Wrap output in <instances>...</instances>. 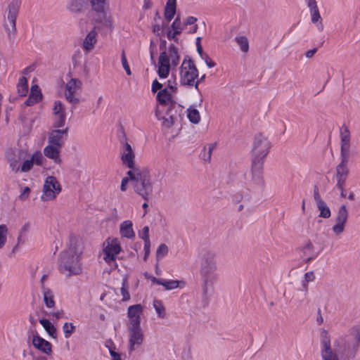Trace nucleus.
<instances>
[{"instance_id": "f257e3e1", "label": "nucleus", "mask_w": 360, "mask_h": 360, "mask_svg": "<svg viewBox=\"0 0 360 360\" xmlns=\"http://www.w3.org/2000/svg\"><path fill=\"white\" fill-rule=\"evenodd\" d=\"M321 356L323 360H349L356 354V349L344 335L330 340L328 332L321 333Z\"/></svg>"}, {"instance_id": "f03ea898", "label": "nucleus", "mask_w": 360, "mask_h": 360, "mask_svg": "<svg viewBox=\"0 0 360 360\" xmlns=\"http://www.w3.org/2000/svg\"><path fill=\"white\" fill-rule=\"evenodd\" d=\"M179 55L178 49L171 44L168 49L161 52L158 62V75L159 79H156L158 84L167 85L169 82L177 83L175 77L169 75L170 70L175 68L179 62Z\"/></svg>"}, {"instance_id": "7ed1b4c3", "label": "nucleus", "mask_w": 360, "mask_h": 360, "mask_svg": "<svg viewBox=\"0 0 360 360\" xmlns=\"http://www.w3.org/2000/svg\"><path fill=\"white\" fill-rule=\"evenodd\" d=\"M341 161L335 169L336 184L342 186L345 184L349 176V170L348 162L350 155V134L349 129L345 127L341 130Z\"/></svg>"}, {"instance_id": "20e7f679", "label": "nucleus", "mask_w": 360, "mask_h": 360, "mask_svg": "<svg viewBox=\"0 0 360 360\" xmlns=\"http://www.w3.org/2000/svg\"><path fill=\"white\" fill-rule=\"evenodd\" d=\"M151 91L156 94L157 105L155 108L176 107L177 83H174L172 81L162 86V84H158L157 80H154L152 83Z\"/></svg>"}, {"instance_id": "39448f33", "label": "nucleus", "mask_w": 360, "mask_h": 360, "mask_svg": "<svg viewBox=\"0 0 360 360\" xmlns=\"http://www.w3.org/2000/svg\"><path fill=\"white\" fill-rule=\"evenodd\" d=\"M127 176L131 179L134 192L147 200L153 193L148 172L140 169H133L127 172Z\"/></svg>"}, {"instance_id": "423d86ee", "label": "nucleus", "mask_w": 360, "mask_h": 360, "mask_svg": "<svg viewBox=\"0 0 360 360\" xmlns=\"http://www.w3.org/2000/svg\"><path fill=\"white\" fill-rule=\"evenodd\" d=\"M60 270L67 276L78 275L82 272L79 253L74 248L63 252L60 258Z\"/></svg>"}, {"instance_id": "0eeeda50", "label": "nucleus", "mask_w": 360, "mask_h": 360, "mask_svg": "<svg viewBox=\"0 0 360 360\" xmlns=\"http://www.w3.org/2000/svg\"><path fill=\"white\" fill-rule=\"evenodd\" d=\"M89 2L91 10L89 20L100 22L112 27L113 20L110 13L109 0H89Z\"/></svg>"}, {"instance_id": "6e6552de", "label": "nucleus", "mask_w": 360, "mask_h": 360, "mask_svg": "<svg viewBox=\"0 0 360 360\" xmlns=\"http://www.w3.org/2000/svg\"><path fill=\"white\" fill-rule=\"evenodd\" d=\"M217 263L213 253H206L200 264V274L206 286L212 285L217 280Z\"/></svg>"}, {"instance_id": "1a4fd4ad", "label": "nucleus", "mask_w": 360, "mask_h": 360, "mask_svg": "<svg viewBox=\"0 0 360 360\" xmlns=\"http://www.w3.org/2000/svg\"><path fill=\"white\" fill-rule=\"evenodd\" d=\"M180 82L183 85L198 86V70L193 61L185 58L180 67Z\"/></svg>"}, {"instance_id": "9d476101", "label": "nucleus", "mask_w": 360, "mask_h": 360, "mask_svg": "<svg viewBox=\"0 0 360 360\" xmlns=\"http://www.w3.org/2000/svg\"><path fill=\"white\" fill-rule=\"evenodd\" d=\"M270 148L271 143L268 137L262 133L257 134L253 141L252 148V160L264 162Z\"/></svg>"}, {"instance_id": "9b49d317", "label": "nucleus", "mask_w": 360, "mask_h": 360, "mask_svg": "<svg viewBox=\"0 0 360 360\" xmlns=\"http://www.w3.org/2000/svg\"><path fill=\"white\" fill-rule=\"evenodd\" d=\"M92 27L87 32L85 37L83 39L82 48L86 53L92 51L96 47L98 43V34L103 29H112V27H109L102 22L96 21H90Z\"/></svg>"}, {"instance_id": "f8f14e48", "label": "nucleus", "mask_w": 360, "mask_h": 360, "mask_svg": "<svg viewBox=\"0 0 360 360\" xmlns=\"http://www.w3.org/2000/svg\"><path fill=\"white\" fill-rule=\"evenodd\" d=\"M61 191L62 187L58 179L53 176H48L44 181L41 199L43 201L53 200Z\"/></svg>"}, {"instance_id": "ddd939ff", "label": "nucleus", "mask_w": 360, "mask_h": 360, "mask_svg": "<svg viewBox=\"0 0 360 360\" xmlns=\"http://www.w3.org/2000/svg\"><path fill=\"white\" fill-rule=\"evenodd\" d=\"M155 117L165 129L171 128L179 120L176 107L155 108Z\"/></svg>"}, {"instance_id": "4468645a", "label": "nucleus", "mask_w": 360, "mask_h": 360, "mask_svg": "<svg viewBox=\"0 0 360 360\" xmlns=\"http://www.w3.org/2000/svg\"><path fill=\"white\" fill-rule=\"evenodd\" d=\"M18 14V2H11L7 9V16L4 19V27L8 37L11 39H13L16 32V19Z\"/></svg>"}, {"instance_id": "2eb2a0df", "label": "nucleus", "mask_w": 360, "mask_h": 360, "mask_svg": "<svg viewBox=\"0 0 360 360\" xmlns=\"http://www.w3.org/2000/svg\"><path fill=\"white\" fill-rule=\"evenodd\" d=\"M127 333V349L129 354L140 348L145 341L142 327L126 328Z\"/></svg>"}, {"instance_id": "dca6fc26", "label": "nucleus", "mask_w": 360, "mask_h": 360, "mask_svg": "<svg viewBox=\"0 0 360 360\" xmlns=\"http://www.w3.org/2000/svg\"><path fill=\"white\" fill-rule=\"evenodd\" d=\"M103 246V259L108 264L115 262L117 255L122 250L120 240L117 238H108Z\"/></svg>"}, {"instance_id": "f3484780", "label": "nucleus", "mask_w": 360, "mask_h": 360, "mask_svg": "<svg viewBox=\"0 0 360 360\" xmlns=\"http://www.w3.org/2000/svg\"><path fill=\"white\" fill-rule=\"evenodd\" d=\"M143 307L140 304L129 306L127 309L126 328L141 327Z\"/></svg>"}, {"instance_id": "a211bd4d", "label": "nucleus", "mask_w": 360, "mask_h": 360, "mask_svg": "<svg viewBox=\"0 0 360 360\" xmlns=\"http://www.w3.org/2000/svg\"><path fill=\"white\" fill-rule=\"evenodd\" d=\"M82 82L77 79H71L66 83L64 96L67 101L72 105H77L79 102L77 96L81 89Z\"/></svg>"}, {"instance_id": "6ab92c4d", "label": "nucleus", "mask_w": 360, "mask_h": 360, "mask_svg": "<svg viewBox=\"0 0 360 360\" xmlns=\"http://www.w3.org/2000/svg\"><path fill=\"white\" fill-rule=\"evenodd\" d=\"M348 215V210L346 205H342L338 210L335 219V224L332 227V231L335 236H340L345 231Z\"/></svg>"}, {"instance_id": "aec40b11", "label": "nucleus", "mask_w": 360, "mask_h": 360, "mask_svg": "<svg viewBox=\"0 0 360 360\" xmlns=\"http://www.w3.org/2000/svg\"><path fill=\"white\" fill-rule=\"evenodd\" d=\"M25 152L20 149H10L7 151L6 158L13 172H20V162L25 159Z\"/></svg>"}, {"instance_id": "412c9836", "label": "nucleus", "mask_w": 360, "mask_h": 360, "mask_svg": "<svg viewBox=\"0 0 360 360\" xmlns=\"http://www.w3.org/2000/svg\"><path fill=\"white\" fill-rule=\"evenodd\" d=\"M45 159L40 150H35L27 160H23L22 164L20 165V172H30L34 165L41 166L43 165Z\"/></svg>"}, {"instance_id": "4be33fe9", "label": "nucleus", "mask_w": 360, "mask_h": 360, "mask_svg": "<svg viewBox=\"0 0 360 360\" xmlns=\"http://www.w3.org/2000/svg\"><path fill=\"white\" fill-rule=\"evenodd\" d=\"M53 127H63L65 124L66 113L64 105L60 101H56L53 106Z\"/></svg>"}, {"instance_id": "5701e85b", "label": "nucleus", "mask_w": 360, "mask_h": 360, "mask_svg": "<svg viewBox=\"0 0 360 360\" xmlns=\"http://www.w3.org/2000/svg\"><path fill=\"white\" fill-rule=\"evenodd\" d=\"M263 169L264 162L252 160L251 181L255 185L259 187L263 186L264 184Z\"/></svg>"}, {"instance_id": "b1692460", "label": "nucleus", "mask_w": 360, "mask_h": 360, "mask_svg": "<svg viewBox=\"0 0 360 360\" xmlns=\"http://www.w3.org/2000/svg\"><path fill=\"white\" fill-rule=\"evenodd\" d=\"M121 160L122 163L131 169H137L135 167V153L131 145L125 142L121 150Z\"/></svg>"}, {"instance_id": "393cba45", "label": "nucleus", "mask_w": 360, "mask_h": 360, "mask_svg": "<svg viewBox=\"0 0 360 360\" xmlns=\"http://www.w3.org/2000/svg\"><path fill=\"white\" fill-rule=\"evenodd\" d=\"M33 347L41 353L51 355L52 354V345L37 333L34 334L31 338Z\"/></svg>"}, {"instance_id": "a878e982", "label": "nucleus", "mask_w": 360, "mask_h": 360, "mask_svg": "<svg viewBox=\"0 0 360 360\" xmlns=\"http://www.w3.org/2000/svg\"><path fill=\"white\" fill-rule=\"evenodd\" d=\"M68 127H66L63 129H53L51 131L48 136V143L62 148L68 136Z\"/></svg>"}, {"instance_id": "bb28decb", "label": "nucleus", "mask_w": 360, "mask_h": 360, "mask_svg": "<svg viewBox=\"0 0 360 360\" xmlns=\"http://www.w3.org/2000/svg\"><path fill=\"white\" fill-rule=\"evenodd\" d=\"M61 148V147L48 143L44 148L43 153L47 158L53 160L55 164L60 165L62 162L60 158Z\"/></svg>"}, {"instance_id": "cd10ccee", "label": "nucleus", "mask_w": 360, "mask_h": 360, "mask_svg": "<svg viewBox=\"0 0 360 360\" xmlns=\"http://www.w3.org/2000/svg\"><path fill=\"white\" fill-rule=\"evenodd\" d=\"M308 6L310 11L311 22L316 24L317 29L319 31H322L323 30V25L321 22V17L316 0H309Z\"/></svg>"}, {"instance_id": "c85d7f7f", "label": "nucleus", "mask_w": 360, "mask_h": 360, "mask_svg": "<svg viewBox=\"0 0 360 360\" xmlns=\"http://www.w3.org/2000/svg\"><path fill=\"white\" fill-rule=\"evenodd\" d=\"M314 198L316 207L320 212L319 217L325 219L329 218L331 215L330 210L317 191H314Z\"/></svg>"}, {"instance_id": "c756f323", "label": "nucleus", "mask_w": 360, "mask_h": 360, "mask_svg": "<svg viewBox=\"0 0 360 360\" xmlns=\"http://www.w3.org/2000/svg\"><path fill=\"white\" fill-rule=\"evenodd\" d=\"M351 345L357 350L360 345V325L352 327L348 333L344 335Z\"/></svg>"}, {"instance_id": "7c9ffc66", "label": "nucleus", "mask_w": 360, "mask_h": 360, "mask_svg": "<svg viewBox=\"0 0 360 360\" xmlns=\"http://www.w3.org/2000/svg\"><path fill=\"white\" fill-rule=\"evenodd\" d=\"M88 0H68L66 8L72 13L80 14L84 11Z\"/></svg>"}, {"instance_id": "2f4dec72", "label": "nucleus", "mask_w": 360, "mask_h": 360, "mask_svg": "<svg viewBox=\"0 0 360 360\" xmlns=\"http://www.w3.org/2000/svg\"><path fill=\"white\" fill-rule=\"evenodd\" d=\"M120 234L123 238L133 239L135 237V232L133 229V224L130 220H125L120 225Z\"/></svg>"}, {"instance_id": "473e14b6", "label": "nucleus", "mask_w": 360, "mask_h": 360, "mask_svg": "<svg viewBox=\"0 0 360 360\" xmlns=\"http://www.w3.org/2000/svg\"><path fill=\"white\" fill-rule=\"evenodd\" d=\"M153 281L159 285H162L165 290H171L179 287H181V285H184L185 283L182 281L177 280H161L154 278Z\"/></svg>"}, {"instance_id": "72a5a7b5", "label": "nucleus", "mask_w": 360, "mask_h": 360, "mask_svg": "<svg viewBox=\"0 0 360 360\" xmlns=\"http://www.w3.org/2000/svg\"><path fill=\"white\" fill-rule=\"evenodd\" d=\"M43 302L46 307L49 309L55 307L56 302L54 300L53 292L48 288L42 286Z\"/></svg>"}, {"instance_id": "f704fd0d", "label": "nucleus", "mask_w": 360, "mask_h": 360, "mask_svg": "<svg viewBox=\"0 0 360 360\" xmlns=\"http://www.w3.org/2000/svg\"><path fill=\"white\" fill-rule=\"evenodd\" d=\"M176 0H168L165 8V18L170 21L176 13Z\"/></svg>"}, {"instance_id": "c9c22d12", "label": "nucleus", "mask_w": 360, "mask_h": 360, "mask_svg": "<svg viewBox=\"0 0 360 360\" xmlns=\"http://www.w3.org/2000/svg\"><path fill=\"white\" fill-rule=\"evenodd\" d=\"M39 323L51 338L54 339L57 338L56 329L49 320L43 319L39 320Z\"/></svg>"}, {"instance_id": "e433bc0d", "label": "nucleus", "mask_w": 360, "mask_h": 360, "mask_svg": "<svg viewBox=\"0 0 360 360\" xmlns=\"http://www.w3.org/2000/svg\"><path fill=\"white\" fill-rule=\"evenodd\" d=\"M157 316L159 319H165L167 316L166 308L162 301L155 300L153 303Z\"/></svg>"}, {"instance_id": "4c0bfd02", "label": "nucleus", "mask_w": 360, "mask_h": 360, "mask_svg": "<svg viewBox=\"0 0 360 360\" xmlns=\"http://www.w3.org/2000/svg\"><path fill=\"white\" fill-rule=\"evenodd\" d=\"M17 89H18V93L19 96H25L27 94V93L28 91V84H27V80L26 77H21L19 79V81H18V83L17 85Z\"/></svg>"}, {"instance_id": "58836bf2", "label": "nucleus", "mask_w": 360, "mask_h": 360, "mask_svg": "<svg viewBox=\"0 0 360 360\" xmlns=\"http://www.w3.org/2000/svg\"><path fill=\"white\" fill-rule=\"evenodd\" d=\"M187 111V116L188 120L193 124H198L200 121V115L199 111L193 107L188 108Z\"/></svg>"}, {"instance_id": "ea45409f", "label": "nucleus", "mask_w": 360, "mask_h": 360, "mask_svg": "<svg viewBox=\"0 0 360 360\" xmlns=\"http://www.w3.org/2000/svg\"><path fill=\"white\" fill-rule=\"evenodd\" d=\"M235 41L240 46L241 51L248 53L249 51V41L245 36H238L235 38Z\"/></svg>"}, {"instance_id": "a19ab883", "label": "nucleus", "mask_w": 360, "mask_h": 360, "mask_svg": "<svg viewBox=\"0 0 360 360\" xmlns=\"http://www.w3.org/2000/svg\"><path fill=\"white\" fill-rule=\"evenodd\" d=\"M214 148V143H210L204 147L203 151L201 153V158L204 162H209L210 161L211 155Z\"/></svg>"}, {"instance_id": "79ce46f5", "label": "nucleus", "mask_w": 360, "mask_h": 360, "mask_svg": "<svg viewBox=\"0 0 360 360\" xmlns=\"http://www.w3.org/2000/svg\"><path fill=\"white\" fill-rule=\"evenodd\" d=\"M120 293L122 296V301L127 302L130 300V294L129 292V285L127 278L124 277L122 281V286L120 288Z\"/></svg>"}, {"instance_id": "37998d69", "label": "nucleus", "mask_w": 360, "mask_h": 360, "mask_svg": "<svg viewBox=\"0 0 360 360\" xmlns=\"http://www.w3.org/2000/svg\"><path fill=\"white\" fill-rule=\"evenodd\" d=\"M62 330L65 338L68 339L75 333L76 326L72 323L65 322L62 326Z\"/></svg>"}, {"instance_id": "c03bdc74", "label": "nucleus", "mask_w": 360, "mask_h": 360, "mask_svg": "<svg viewBox=\"0 0 360 360\" xmlns=\"http://www.w3.org/2000/svg\"><path fill=\"white\" fill-rule=\"evenodd\" d=\"M155 24L153 27V32L160 36L162 33L164 22L161 20L160 16H156L154 19Z\"/></svg>"}, {"instance_id": "a18cd8bd", "label": "nucleus", "mask_w": 360, "mask_h": 360, "mask_svg": "<svg viewBox=\"0 0 360 360\" xmlns=\"http://www.w3.org/2000/svg\"><path fill=\"white\" fill-rule=\"evenodd\" d=\"M29 96L34 98L35 101H37L38 102L41 101L42 94L38 86L33 85L31 87V91Z\"/></svg>"}, {"instance_id": "49530a36", "label": "nucleus", "mask_w": 360, "mask_h": 360, "mask_svg": "<svg viewBox=\"0 0 360 360\" xmlns=\"http://www.w3.org/2000/svg\"><path fill=\"white\" fill-rule=\"evenodd\" d=\"M169 248L165 244H161L156 250V259L158 260L163 258L168 253Z\"/></svg>"}, {"instance_id": "de8ad7c7", "label": "nucleus", "mask_w": 360, "mask_h": 360, "mask_svg": "<svg viewBox=\"0 0 360 360\" xmlns=\"http://www.w3.org/2000/svg\"><path fill=\"white\" fill-rule=\"evenodd\" d=\"M8 229L6 225H0V249L4 247L6 242Z\"/></svg>"}, {"instance_id": "09e8293b", "label": "nucleus", "mask_w": 360, "mask_h": 360, "mask_svg": "<svg viewBox=\"0 0 360 360\" xmlns=\"http://www.w3.org/2000/svg\"><path fill=\"white\" fill-rule=\"evenodd\" d=\"M170 28L175 31L176 33L181 34L185 30L184 24L181 22L179 18H176L172 22Z\"/></svg>"}, {"instance_id": "8fccbe9b", "label": "nucleus", "mask_w": 360, "mask_h": 360, "mask_svg": "<svg viewBox=\"0 0 360 360\" xmlns=\"http://www.w3.org/2000/svg\"><path fill=\"white\" fill-rule=\"evenodd\" d=\"M139 237L143 240L144 243L150 242L149 238V227L146 226L139 233Z\"/></svg>"}, {"instance_id": "3c124183", "label": "nucleus", "mask_w": 360, "mask_h": 360, "mask_svg": "<svg viewBox=\"0 0 360 360\" xmlns=\"http://www.w3.org/2000/svg\"><path fill=\"white\" fill-rule=\"evenodd\" d=\"M314 278H315V276L312 271L307 272L304 274V280L303 281V286L306 290L307 289L308 283L313 281L314 280Z\"/></svg>"}, {"instance_id": "603ef678", "label": "nucleus", "mask_w": 360, "mask_h": 360, "mask_svg": "<svg viewBox=\"0 0 360 360\" xmlns=\"http://www.w3.org/2000/svg\"><path fill=\"white\" fill-rule=\"evenodd\" d=\"M30 193V188L27 186L21 188L20 195H19V199L22 201H25L29 198Z\"/></svg>"}, {"instance_id": "864d4df0", "label": "nucleus", "mask_w": 360, "mask_h": 360, "mask_svg": "<svg viewBox=\"0 0 360 360\" xmlns=\"http://www.w3.org/2000/svg\"><path fill=\"white\" fill-rule=\"evenodd\" d=\"M121 61H122V67L124 69V70L126 71L127 75L130 76L131 75V72L130 70V68L127 63V58L125 56V53L124 51L122 52V56H121Z\"/></svg>"}, {"instance_id": "5fc2aeb1", "label": "nucleus", "mask_w": 360, "mask_h": 360, "mask_svg": "<svg viewBox=\"0 0 360 360\" xmlns=\"http://www.w3.org/2000/svg\"><path fill=\"white\" fill-rule=\"evenodd\" d=\"M64 311L63 309H58L54 311H51L49 316L53 319H59L64 317Z\"/></svg>"}, {"instance_id": "6e6d98bb", "label": "nucleus", "mask_w": 360, "mask_h": 360, "mask_svg": "<svg viewBox=\"0 0 360 360\" xmlns=\"http://www.w3.org/2000/svg\"><path fill=\"white\" fill-rule=\"evenodd\" d=\"M196 21H197V18L195 17L190 16V17L187 18L185 22L183 23L184 25V28H187V27H188V25H196V23H195Z\"/></svg>"}, {"instance_id": "4d7b16f0", "label": "nucleus", "mask_w": 360, "mask_h": 360, "mask_svg": "<svg viewBox=\"0 0 360 360\" xmlns=\"http://www.w3.org/2000/svg\"><path fill=\"white\" fill-rule=\"evenodd\" d=\"M180 34L179 33H176L174 30L169 28L167 33V37L170 40H174L175 41H178V39L176 38V35Z\"/></svg>"}, {"instance_id": "13d9d810", "label": "nucleus", "mask_w": 360, "mask_h": 360, "mask_svg": "<svg viewBox=\"0 0 360 360\" xmlns=\"http://www.w3.org/2000/svg\"><path fill=\"white\" fill-rule=\"evenodd\" d=\"M131 181L129 176L124 177L122 179L120 186V189L122 191H126L127 189V184L129 181Z\"/></svg>"}, {"instance_id": "bf43d9fd", "label": "nucleus", "mask_w": 360, "mask_h": 360, "mask_svg": "<svg viewBox=\"0 0 360 360\" xmlns=\"http://www.w3.org/2000/svg\"><path fill=\"white\" fill-rule=\"evenodd\" d=\"M88 20L85 18H80L78 22V26L81 30L87 29Z\"/></svg>"}, {"instance_id": "052dcab7", "label": "nucleus", "mask_w": 360, "mask_h": 360, "mask_svg": "<svg viewBox=\"0 0 360 360\" xmlns=\"http://www.w3.org/2000/svg\"><path fill=\"white\" fill-rule=\"evenodd\" d=\"M150 242H146V243H144V252H145V254H144V256H143V259L144 260H146L148 257L150 255Z\"/></svg>"}, {"instance_id": "680f3d73", "label": "nucleus", "mask_w": 360, "mask_h": 360, "mask_svg": "<svg viewBox=\"0 0 360 360\" xmlns=\"http://www.w3.org/2000/svg\"><path fill=\"white\" fill-rule=\"evenodd\" d=\"M204 58H202L205 60V63L209 68H214L215 66V63L207 56L203 55Z\"/></svg>"}, {"instance_id": "e2e57ef3", "label": "nucleus", "mask_w": 360, "mask_h": 360, "mask_svg": "<svg viewBox=\"0 0 360 360\" xmlns=\"http://www.w3.org/2000/svg\"><path fill=\"white\" fill-rule=\"evenodd\" d=\"M316 51H317L316 48L308 50L304 53V56L307 58H311L314 56V54L316 53Z\"/></svg>"}, {"instance_id": "0e129e2a", "label": "nucleus", "mask_w": 360, "mask_h": 360, "mask_svg": "<svg viewBox=\"0 0 360 360\" xmlns=\"http://www.w3.org/2000/svg\"><path fill=\"white\" fill-rule=\"evenodd\" d=\"M110 356L112 360H121L120 354L115 351H110Z\"/></svg>"}, {"instance_id": "69168bd1", "label": "nucleus", "mask_w": 360, "mask_h": 360, "mask_svg": "<svg viewBox=\"0 0 360 360\" xmlns=\"http://www.w3.org/2000/svg\"><path fill=\"white\" fill-rule=\"evenodd\" d=\"M337 188L340 191V195L343 198L346 197L345 191V184H342V186H340L339 184H336Z\"/></svg>"}, {"instance_id": "338daca9", "label": "nucleus", "mask_w": 360, "mask_h": 360, "mask_svg": "<svg viewBox=\"0 0 360 360\" xmlns=\"http://www.w3.org/2000/svg\"><path fill=\"white\" fill-rule=\"evenodd\" d=\"M38 103L37 101H35L34 98H31L30 96H29V98L26 100L25 101V105H27V106H30V105H32L35 103Z\"/></svg>"}, {"instance_id": "774afa93", "label": "nucleus", "mask_w": 360, "mask_h": 360, "mask_svg": "<svg viewBox=\"0 0 360 360\" xmlns=\"http://www.w3.org/2000/svg\"><path fill=\"white\" fill-rule=\"evenodd\" d=\"M186 29L188 30V32L193 34V33L196 32L197 29H198V25H188V27H187Z\"/></svg>"}]
</instances>
